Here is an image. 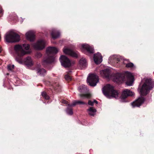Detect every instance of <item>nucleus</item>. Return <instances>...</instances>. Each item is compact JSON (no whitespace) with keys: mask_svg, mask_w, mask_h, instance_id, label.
I'll use <instances>...</instances> for the list:
<instances>
[{"mask_svg":"<svg viewBox=\"0 0 154 154\" xmlns=\"http://www.w3.org/2000/svg\"><path fill=\"white\" fill-rule=\"evenodd\" d=\"M110 70L106 69L100 71V73L101 76L109 79H112L116 82L122 83L127 79L126 82L128 86H131L133 82L134 77L132 74L128 72H125V74L119 73L112 74L110 75Z\"/></svg>","mask_w":154,"mask_h":154,"instance_id":"f257e3e1","label":"nucleus"},{"mask_svg":"<svg viewBox=\"0 0 154 154\" xmlns=\"http://www.w3.org/2000/svg\"><path fill=\"white\" fill-rule=\"evenodd\" d=\"M23 48H24L25 50L27 51L29 49L30 46L28 44H25L22 45H16L14 47V49L17 55L16 57V60L20 64L23 63L22 57L29 53L28 52L24 50Z\"/></svg>","mask_w":154,"mask_h":154,"instance_id":"f03ea898","label":"nucleus"},{"mask_svg":"<svg viewBox=\"0 0 154 154\" xmlns=\"http://www.w3.org/2000/svg\"><path fill=\"white\" fill-rule=\"evenodd\" d=\"M102 91L104 94L108 98H118L119 97V92L110 84H107L104 86L102 89Z\"/></svg>","mask_w":154,"mask_h":154,"instance_id":"7ed1b4c3","label":"nucleus"},{"mask_svg":"<svg viewBox=\"0 0 154 154\" xmlns=\"http://www.w3.org/2000/svg\"><path fill=\"white\" fill-rule=\"evenodd\" d=\"M144 81L143 84L140 89L141 94L143 96L148 94L154 87V82L151 79H146Z\"/></svg>","mask_w":154,"mask_h":154,"instance_id":"20e7f679","label":"nucleus"},{"mask_svg":"<svg viewBox=\"0 0 154 154\" xmlns=\"http://www.w3.org/2000/svg\"><path fill=\"white\" fill-rule=\"evenodd\" d=\"M58 51L57 49L54 47H49L48 48L46 51L48 57L43 60L42 64L45 66L46 64L52 63L54 61V58L53 56L54 54H56Z\"/></svg>","mask_w":154,"mask_h":154,"instance_id":"39448f33","label":"nucleus"},{"mask_svg":"<svg viewBox=\"0 0 154 154\" xmlns=\"http://www.w3.org/2000/svg\"><path fill=\"white\" fill-rule=\"evenodd\" d=\"M5 39L8 42H17L20 40V36L16 33L10 31L5 35Z\"/></svg>","mask_w":154,"mask_h":154,"instance_id":"423d86ee","label":"nucleus"},{"mask_svg":"<svg viewBox=\"0 0 154 154\" xmlns=\"http://www.w3.org/2000/svg\"><path fill=\"white\" fill-rule=\"evenodd\" d=\"M87 81L90 85L94 86L99 81L98 77L94 74H90L87 78Z\"/></svg>","mask_w":154,"mask_h":154,"instance_id":"0eeeda50","label":"nucleus"},{"mask_svg":"<svg viewBox=\"0 0 154 154\" xmlns=\"http://www.w3.org/2000/svg\"><path fill=\"white\" fill-rule=\"evenodd\" d=\"M82 50L83 52L87 55L94 53V50L93 48L86 44L82 45Z\"/></svg>","mask_w":154,"mask_h":154,"instance_id":"6e6552de","label":"nucleus"},{"mask_svg":"<svg viewBox=\"0 0 154 154\" xmlns=\"http://www.w3.org/2000/svg\"><path fill=\"white\" fill-rule=\"evenodd\" d=\"M60 60L62 65L65 67H69L71 65V61L65 56H61Z\"/></svg>","mask_w":154,"mask_h":154,"instance_id":"1a4fd4ad","label":"nucleus"},{"mask_svg":"<svg viewBox=\"0 0 154 154\" xmlns=\"http://www.w3.org/2000/svg\"><path fill=\"white\" fill-rule=\"evenodd\" d=\"M46 44L45 41L44 40H40L33 45V47L36 50H40L44 48Z\"/></svg>","mask_w":154,"mask_h":154,"instance_id":"9d476101","label":"nucleus"},{"mask_svg":"<svg viewBox=\"0 0 154 154\" xmlns=\"http://www.w3.org/2000/svg\"><path fill=\"white\" fill-rule=\"evenodd\" d=\"M134 94V92L128 89H125L122 92L121 96V99H125L128 96H132Z\"/></svg>","mask_w":154,"mask_h":154,"instance_id":"9b49d317","label":"nucleus"},{"mask_svg":"<svg viewBox=\"0 0 154 154\" xmlns=\"http://www.w3.org/2000/svg\"><path fill=\"white\" fill-rule=\"evenodd\" d=\"M144 98L141 97L132 103V105L133 107H139L144 102Z\"/></svg>","mask_w":154,"mask_h":154,"instance_id":"f8f14e48","label":"nucleus"},{"mask_svg":"<svg viewBox=\"0 0 154 154\" xmlns=\"http://www.w3.org/2000/svg\"><path fill=\"white\" fill-rule=\"evenodd\" d=\"M64 53L67 54L69 55L72 57H77L78 54L77 52H75L73 51L68 48H65L63 50Z\"/></svg>","mask_w":154,"mask_h":154,"instance_id":"ddd939ff","label":"nucleus"},{"mask_svg":"<svg viewBox=\"0 0 154 154\" xmlns=\"http://www.w3.org/2000/svg\"><path fill=\"white\" fill-rule=\"evenodd\" d=\"M94 59L96 63L99 64L102 61V57L100 53H98L94 54Z\"/></svg>","mask_w":154,"mask_h":154,"instance_id":"4468645a","label":"nucleus"},{"mask_svg":"<svg viewBox=\"0 0 154 154\" xmlns=\"http://www.w3.org/2000/svg\"><path fill=\"white\" fill-rule=\"evenodd\" d=\"M26 35L27 39L31 42L33 41L35 39V35L32 31L27 32Z\"/></svg>","mask_w":154,"mask_h":154,"instance_id":"2eb2a0df","label":"nucleus"},{"mask_svg":"<svg viewBox=\"0 0 154 154\" xmlns=\"http://www.w3.org/2000/svg\"><path fill=\"white\" fill-rule=\"evenodd\" d=\"M25 64L27 66H31L33 64V63L31 57H27L24 60Z\"/></svg>","mask_w":154,"mask_h":154,"instance_id":"dca6fc26","label":"nucleus"},{"mask_svg":"<svg viewBox=\"0 0 154 154\" xmlns=\"http://www.w3.org/2000/svg\"><path fill=\"white\" fill-rule=\"evenodd\" d=\"M51 35L53 38L55 39L60 36V33L59 31L53 29L51 33Z\"/></svg>","mask_w":154,"mask_h":154,"instance_id":"f3484780","label":"nucleus"},{"mask_svg":"<svg viewBox=\"0 0 154 154\" xmlns=\"http://www.w3.org/2000/svg\"><path fill=\"white\" fill-rule=\"evenodd\" d=\"M87 111L90 115L94 116L97 110L93 107H90L87 109Z\"/></svg>","mask_w":154,"mask_h":154,"instance_id":"a211bd4d","label":"nucleus"},{"mask_svg":"<svg viewBox=\"0 0 154 154\" xmlns=\"http://www.w3.org/2000/svg\"><path fill=\"white\" fill-rule=\"evenodd\" d=\"M79 64L82 69L83 68H84L86 67L87 63L86 60L85 59L82 58L79 61Z\"/></svg>","mask_w":154,"mask_h":154,"instance_id":"6ab92c4d","label":"nucleus"},{"mask_svg":"<svg viewBox=\"0 0 154 154\" xmlns=\"http://www.w3.org/2000/svg\"><path fill=\"white\" fill-rule=\"evenodd\" d=\"M38 74L41 76L44 75L46 74V71L44 69H39L37 70Z\"/></svg>","mask_w":154,"mask_h":154,"instance_id":"aec40b11","label":"nucleus"},{"mask_svg":"<svg viewBox=\"0 0 154 154\" xmlns=\"http://www.w3.org/2000/svg\"><path fill=\"white\" fill-rule=\"evenodd\" d=\"M79 91L81 93H84L87 91V89L85 86L84 85L80 86L78 88Z\"/></svg>","mask_w":154,"mask_h":154,"instance_id":"412c9836","label":"nucleus"},{"mask_svg":"<svg viewBox=\"0 0 154 154\" xmlns=\"http://www.w3.org/2000/svg\"><path fill=\"white\" fill-rule=\"evenodd\" d=\"M77 104L85 105L87 104V103H86L85 102L82 101L80 100H77L73 102L71 104V106H74Z\"/></svg>","mask_w":154,"mask_h":154,"instance_id":"4be33fe9","label":"nucleus"},{"mask_svg":"<svg viewBox=\"0 0 154 154\" xmlns=\"http://www.w3.org/2000/svg\"><path fill=\"white\" fill-rule=\"evenodd\" d=\"M80 97H84L87 98H90L91 97V95L89 93H87L85 94H79Z\"/></svg>","mask_w":154,"mask_h":154,"instance_id":"5701e85b","label":"nucleus"},{"mask_svg":"<svg viewBox=\"0 0 154 154\" xmlns=\"http://www.w3.org/2000/svg\"><path fill=\"white\" fill-rule=\"evenodd\" d=\"M70 107L69 106L66 110V112L68 115H71L73 114V112L72 109L69 108Z\"/></svg>","mask_w":154,"mask_h":154,"instance_id":"b1692460","label":"nucleus"},{"mask_svg":"<svg viewBox=\"0 0 154 154\" xmlns=\"http://www.w3.org/2000/svg\"><path fill=\"white\" fill-rule=\"evenodd\" d=\"M42 96L46 100H48L49 98V96L45 92H43L42 93Z\"/></svg>","mask_w":154,"mask_h":154,"instance_id":"393cba45","label":"nucleus"},{"mask_svg":"<svg viewBox=\"0 0 154 154\" xmlns=\"http://www.w3.org/2000/svg\"><path fill=\"white\" fill-rule=\"evenodd\" d=\"M126 67L127 68H131L134 67V65L132 63H129L126 64Z\"/></svg>","mask_w":154,"mask_h":154,"instance_id":"a878e982","label":"nucleus"},{"mask_svg":"<svg viewBox=\"0 0 154 154\" xmlns=\"http://www.w3.org/2000/svg\"><path fill=\"white\" fill-rule=\"evenodd\" d=\"M14 65L9 64L8 65L7 68L8 70L12 71L14 69Z\"/></svg>","mask_w":154,"mask_h":154,"instance_id":"bb28decb","label":"nucleus"},{"mask_svg":"<svg viewBox=\"0 0 154 154\" xmlns=\"http://www.w3.org/2000/svg\"><path fill=\"white\" fill-rule=\"evenodd\" d=\"M65 78L66 80L68 81H70L72 80L71 77L68 74L65 75Z\"/></svg>","mask_w":154,"mask_h":154,"instance_id":"cd10ccee","label":"nucleus"},{"mask_svg":"<svg viewBox=\"0 0 154 154\" xmlns=\"http://www.w3.org/2000/svg\"><path fill=\"white\" fill-rule=\"evenodd\" d=\"M62 103H64V104H68V106H71V104H68V102L67 101H66L65 100H62Z\"/></svg>","mask_w":154,"mask_h":154,"instance_id":"c85d7f7f","label":"nucleus"},{"mask_svg":"<svg viewBox=\"0 0 154 154\" xmlns=\"http://www.w3.org/2000/svg\"><path fill=\"white\" fill-rule=\"evenodd\" d=\"M88 104L89 105L93 106L94 105L93 101H92L90 100H89L88 101Z\"/></svg>","mask_w":154,"mask_h":154,"instance_id":"c756f323","label":"nucleus"},{"mask_svg":"<svg viewBox=\"0 0 154 154\" xmlns=\"http://www.w3.org/2000/svg\"><path fill=\"white\" fill-rule=\"evenodd\" d=\"M3 10L2 8V7L0 5V13L1 14H2L3 13Z\"/></svg>","mask_w":154,"mask_h":154,"instance_id":"7c9ffc66","label":"nucleus"},{"mask_svg":"<svg viewBox=\"0 0 154 154\" xmlns=\"http://www.w3.org/2000/svg\"><path fill=\"white\" fill-rule=\"evenodd\" d=\"M93 102H94V103H95L96 104L98 103V102L96 100H94L93 101Z\"/></svg>","mask_w":154,"mask_h":154,"instance_id":"2f4dec72","label":"nucleus"},{"mask_svg":"<svg viewBox=\"0 0 154 154\" xmlns=\"http://www.w3.org/2000/svg\"><path fill=\"white\" fill-rule=\"evenodd\" d=\"M2 51V49H1V48L0 47V53Z\"/></svg>","mask_w":154,"mask_h":154,"instance_id":"473e14b6","label":"nucleus"},{"mask_svg":"<svg viewBox=\"0 0 154 154\" xmlns=\"http://www.w3.org/2000/svg\"><path fill=\"white\" fill-rule=\"evenodd\" d=\"M38 54L40 56H41V54L40 53H38Z\"/></svg>","mask_w":154,"mask_h":154,"instance_id":"72a5a7b5","label":"nucleus"}]
</instances>
